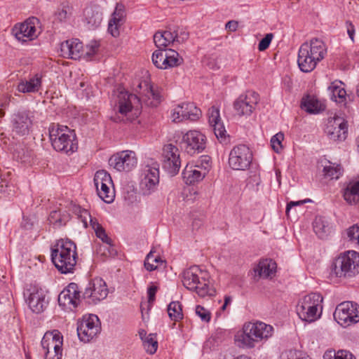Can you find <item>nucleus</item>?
Wrapping results in <instances>:
<instances>
[{"label":"nucleus","mask_w":359,"mask_h":359,"mask_svg":"<svg viewBox=\"0 0 359 359\" xmlns=\"http://www.w3.org/2000/svg\"><path fill=\"white\" fill-rule=\"evenodd\" d=\"M284 139V135L281 132L276 133L271 139L272 149L277 153L282 149L281 142Z\"/></svg>","instance_id":"nucleus-49"},{"label":"nucleus","mask_w":359,"mask_h":359,"mask_svg":"<svg viewBox=\"0 0 359 359\" xmlns=\"http://www.w3.org/2000/svg\"><path fill=\"white\" fill-rule=\"evenodd\" d=\"M225 27L231 32H235L238 28V22L234 20H230L226 22Z\"/></svg>","instance_id":"nucleus-60"},{"label":"nucleus","mask_w":359,"mask_h":359,"mask_svg":"<svg viewBox=\"0 0 359 359\" xmlns=\"http://www.w3.org/2000/svg\"><path fill=\"white\" fill-rule=\"evenodd\" d=\"M137 163L135 153L128 150L114 154L109 159V165L118 171L128 172L135 168Z\"/></svg>","instance_id":"nucleus-21"},{"label":"nucleus","mask_w":359,"mask_h":359,"mask_svg":"<svg viewBox=\"0 0 359 359\" xmlns=\"http://www.w3.org/2000/svg\"><path fill=\"white\" fill-rule=\"evenodd\" d=\"M334 359H355L353 355L348 351L339 350L334 353Z\"/></svg>","instance_id":"nucleus-54"},{"label":"nucleus","mask_w":359,"mask_h":359,"mask_svg":"<svg viewBox=\"0 0 359 359\" xmlns=\"http://www.w3.org/2000/svg\"><path fill=\"white\" fill-rule=\"evenodd\" d=\"M109 293L106 283L101 278L91 280L83 293V299L89 304H97L104 299Z\"/></svg>","instance_id":"nucleus-15"},{"label":"nucleus","mask_w":359,"mask_h":359,"mask_svg":"<svg viewBox=\"0 0 359 359\" xmlns=\"http://www.w3.org/2000/svg\"><path fill=\"white\" fill-rule=\"evenodd\" d=\"M231 302V297L230 296H225L224 297V304L228 305Z\"/></svg>","instance_id":"nucleus-63"},{"label":"nucleus","mask_w":359,"mask_h":359,"mask_svg":"<svg viewBox=\"0 0 359 359\" xmlns=\"http://www.w3.org/2000/svg\"><path fill=\"white\" fill-rule=\"evenodd\" d=\"M72 13V8L68 4H62L55 13V19L59 22H65L70 18Z\"/></svg>","instance_id":"nucleus-42"},{"label":"nucleus","mask_w":359,"mask_h":359,"mask_svg":"<svg viewBox=\"0 0 359 359\" xmlns=\"http://www.w3.org/2000/svg\"><path fill=\"white\" fill-rule=\"evenodd\" d=\"M139 335L141 338V339L142 340V341L145 339L146 337H147L148 335H147V332L145 330H141L140 332H139Z\"/></svg>","instance_id":"nucleus-62"},{"label":"nucleus","mask_w":359,"mask_h":359,"mask_svg":"<svg viewBox=\"0 0 359 359\" xmlns=\"http://www.w3.org/2000/svg\"><path fill=\"white\" fill-rule=\"evenodd\" d=\"M259 98L254 91L241 95L233 102V109L239 116H249L255 109Z\"/></svg>","instance_id":"nucleus-16"},{"label":"nucleus","mask_w":359,"mask_h":359,"mask_svg":"<svg viewBox=\"0 0 359 359\" xmlns=\"http://www.w3.org/2000/svg\"><path fill=\"white\" fill-rule=\"evenodd\" d=\"M48 132L51 145L55 151L71 154L77 150L78 143L74 130L65 126L52 123Z\"/></svg>","instance_id":"nucleus-5"},{"label":"nucleus","mask_w":359,"mask_h":359,"mask_svg":"<svg viewBox=\"0 0 359 359\" xmlns=\"http://www.w3.org/2000/svg\"><path fill=\"white\" fill-rule=\"evenodd\" d=\"M8 187V181L5 177H2L1 170H0V193L6 192Z\"/></svg>","instance_id":"nucleus-59"},{"label":"nucleus","mask_w":359,"mask_h":359,"mask_svg":"<svg viewBox=\"0 0 359 359\" xmlns=\"http://www.w3.org/2000/svg\"><path fill=\"white\" fill-rule=\"evenodd\" d=\"M301 107L309 114H318L325 110V106L315 97L308 95L302 100Z\"/></svg>","instance_id":"nucleus-36"},{"label":"nucleus","mask_w":359,"mask_h":359,"mask_svg":"<svg viewBox=\"0 0 359 359\" xmlns=\"http://www.w3.org/2000/svg\"><path fill=\"white\" fill-rule=\"evenodd\" d=\"M323 297L320 293L306 295L297 306V313L303 320L312 323L320 318L323 309Z\"/></svg>","instance_id":"nucleus-8"},{"label":"nucleus","mask_w":359,"mask_h":359,"mask_svg":"<svg viewBox=\"0 0 359 359\" xmlns=\"http://www.w3.org/2000/svg\"><path fill=\"white\" fill-rule=\"evenodd\" d=\"M346 27L347 29V33L348 34L349 38L352 41H354V34H355V28L354 25L349 21L346 22Z\"/></svg>","instance_id":"nucleus-56"},{"label":"nucleus","mask_w":359,"mask_h":359,"mask_svg":"<svg viewBox=\"0 0 359 359\" xmlns=\"http://www.w3.org/2000/svg\"><path fill=\"white\" fill-rule=\"evenodd\" d=\"M163 264V261L159 256H156L151 251L146 257L144 260V267L149 271H152L158 269V264Z\"/></svg>","instance_id":"nucleus-40"},{"label":"nucleus","mask_w":359,"mask_h":359,"mask_svg":"<svg viewBox=\"0 0 359 359\" xmlns=\"http://www.w3.org/2000/svg\"><path fill=\"white\" fill-rule=\"evenodd\" d=\"M164 69H167L180 66L183 62V58L173 49H166V57L164 60Z\"/></svg>","instance_id":"nucleus-37"},{"label":"nucleus","mask_w":359,"mask_h":359,"mask_svg":"<svg viewBox=\"0 0 359 359\" xmlns=\"http://www.w3.org/2000/svg\"><path fill=\"white\" fill-rule=\"evenodd\" d=\"M342 85L343 83L341 82H333L330 86V89H331L332 93V96L335 99L338 97L339 99V102H343L346 95V92L344 88L342 87Z\"/></svg>","instance_id":"nucleus-45"},{"label":"nucleus","mask_w":359,"mask_h":359,"mask_svg":"<svg viewBox=\"0 0 359 359\" xmlns=\"http://www.w3.org/2000/svg\"><path fill=\"white\" fill-rule=\"evenodd\" d=\"M200 273L201 271L197 266H193L185 270L182 274L184 286L188 290L196 291L200 297L213 296L215 290L209 287L205 279H200Z\"/></svg>","instance_id":"nucleus-9"},{"label":"nucleus","mask_w":359,"mask_h":359,"mask_svg":"<svg viewBox=\"0 0 359 359\" xmlns=\"http://www.w3.org/2000/svg\"><path fill=\"white\" fill-rule=\"evenodd\" d=\"M159 184V170L155 166L146 165L141 174L140 187L143 195L154 193Z\"/></svg>","instance_id":"nucleus-18"},{"label":"nucleus","mask_w":359,"mask_h":359,"mask_svg":"<svg viewBox=\"0 0 359 359\" xmlns=\"http://www.w3.org/2000/svg\"><path fill=\"white\" fill-rule=\"evenodd\" d=\"M323 172L325 177L330 179H338L342 173L341 167L329 162V165H325Z\"/></svg>","instance_id":"nucleus-41"},{"label":"nucleus","mask_w":359,"mask_h":359,"mask_svg":"<svg viewBox=\"0 0 359 359\" xmlns=\"http://www.w3.org/2000/svg\"><path fill=\"white\" fill-rule=\"evenodd\" d=\"M14 157L22 163H26L29 161V154L28 151H25L24 149L20 150L16 149L14 152Z\"/></svg>","instance_id":"nucleus-53"},{"label":"nucleus","mask_w":359,"mask_h":359,"mask_svg":"<svg viewBox=\"0 0 359 359\" xmlns=\"http://www.w3.org/2000/svg\"><path fill=\"white\" fill-rule=\"evenodd\" d=\"M60 52L64 57L80 59L83 55V44L77 39L67 40L60 44Z\"/></svg>","instance_id":"nucleus-27"},{"label":"nucleus","mask_w":359,"mask_h":359,"mask_svg":"<svg viewBox=\"0 0 359 359\" xmlns=\"http://www.w3.org/2000/svg\"><path fill=\"white\" fill-rule=\"evenodd\" d=\"M158 287L156 285H151L147 289L148 302L149 303H153L155 300L156 293L158 291Z\"/></svg>","instance_id":"nucleus-55"},{"label":"nucleus","mask_w":359,"mask_h":359,"mask_svg":"<svg viewBox=\"0 0 359 359\" xmlns=\"http://www.w3.org/2000/svg\"><path fill=\"white\" fill-rule=\"evenodd\" d=\"M276 263L271 259H264L259 262L254 268L255 278H272L276 272Z\"/></svg>","instance_id":"nucleus-28"},{"label":"nucleus","mask_w":359,"mask_h":359,"mask_svg":"<svg viewBox=\"0 0 359 359\" xmlns=\"http://www.w3.org/2000/svg\"><path fill=\"white\" fill-rule=\"evenodd\" d=\"M206 137L198 130H189L182 137L181 147L184 151L193 155L202 152L205 148Z\"/></svg>","instance_id":"nucleus-17"},{"label":"nucleus","mask_w":359,"mask_h":359,"mask_svg":"<svg viewBox=\"0 0 359 359\" xmlns=\"http://www.w3.org/2000/svg\"><path fill=\"white\" fill-rule=\"evenodd\" d=\"M77 259L76 245L69 239H59L51 246V260L62 273H72Z\"/></svg>","instance_id":"nucleus-2"},{"label":"nucleus","mask_w":359,"mask_h":359,"mask_svg":"<svg viewBox=\"0 0 359 359\" xmlns=\"http://www.w3.org/2000/svg\"><path fill=\"white\" fill-rule=\"evenodd\" d=\"M39 20L36 18H29L19 25H15L13 29L15 38L22 42L32 41L38 36L36 25Z\"/></svg>","instance_id":"nucleus-25"},{"label":"nucleus","mask_w":359,"mask_h":359,"mask_svg":"<svg viewBox=\"0 0 359 359\" xmlns=\"http://www.w3.org/2000/svg\"><path fill=\"white\" fill-rule=\"evenodd\" d=\"M356 143H357V150L359 153V136L357 138Z\"/></svg>","instance_id":"nucleus-64"},{"label":"nucleus","mask_w":359,"mask_h":359,"mask_svg":"<svg viewBox=\"0 0 359 359\" xmlns=\"http://www.w3.org/2000/svg\"><path fill=\"white\" fill-rule=\"evenodd\" d=\"M208 121L212 127L215 135L219 138H224L226 130L223 123L221 121L219 110L217 107L213 106L208 111Z\"/></svg>","instance_id":"nucleus-31"},{"label":"nucleus","mask_w":359,"mask_h":359,"mask_svg":"<svg viewBox=\"0 0 359 359\" xmlns=\"http://www.w3.org/2000/svg\"><path fill=\"white\" fill-rule=\"evenodd\" d=\"M33 118L34 112L30 110H22L14 113L11 116L13 132L21 136L29 134Z\"/></svg>","instance_id":"nucleus-19"},{"label":"nucleus","mask_w":359,"mask_h":359,"mask_svg":"<svg viewBox=\"0 0 359 359\" xmlns=\"http://www.w3.org/2000/svg\"><path fill=\"white\" fill-rule=\"evenodd\" d=\"M75 214L83 223V226H88V221L90 226L94 230L96 236L100 238L106 245L101 246L100 250L104 248L107 252L104 251L103 255L106 257L114 256L116 251L112 243V240L107 236L104 229L98 223L95 218H93L88 210L82 209L81 207H76L74 209Z\"/></svg>","instance_id":"nucleus-7"},{"label":"nucleus","mask_w":359,"mask_h":359,"mask_svg":"<svg viewBox=\"0 0 359 359\" xmlns=\"http://www.w3.org/2000/svg\"><path fill=\"white\" fill-rule=\"evenodd\" d=\"M169 318L174 321H180L183 319L182 306L180 302H172L168 306Z\"/></svg>","instance_id":"nucleus-39"},{"label":"nucleus","mask_w":359,"mask_h":359,"mask_svg":"<svg viewBox=\"0 0 359 359\" xmlns=\"http://www.w3.org/2000/svg\"><path fill=\"white\" fill-rule=\"evenodd\" d=\"M196 314L204 322L208 323L210 320V312L202 306H196Z\"/></svg>","instance_id":"nucleus-51"},{"label":"nucleus","mask_w":359,"mask_h":359,"mask_svg":"<svg viewBox=\"0 0 359 359\" xmlns=\"http://www.w3.org/2000/svg\"><path fill=\"white\" fill-rule=\"evenodd\" d=\"M80 292L77 284L69 283L58 295V304L65 311H72L79 303Z\"/></svg>","instance_id":"nucleus-23"},{"label":"nucleus","mask_w":359,"mask_h":359,"mask_svg":"<svg viewBox=\"0 0 359 359\" xmlns=\"http://www.w3.org/2000/svg\"><path fill=\"white\" fill-rule=\"evenodd\" d=\"M134 90L135 94L121 91L118 95V114L111 118L114 121L121 122L128 120V114L133 110L138 111L141 103L148 107H155L161 102L160 93L154 88L149 81H140Z\"/></svg>","instance_id":"nucleus-1"},{"label":"nucleus","mask_w":359,"mask_h":359,"mask_svg":"<svg viewBox=\"0 0 359 359\" xmlns=\"http://www.w3.org/2000/svg\"><path fill=\"white\" fill-rule=\"evenodd\" d=\"M335 320L342 327H348L359 322V306L353 302H344L335 309Z\"/></svg>","instance_id":"nucleus-10"},{"label":"nucleus","mask_w":359,"mask_h":359,"mask_svg":"<svg viewBox=\"0 0 359 359\" xmlns=\"http://www.w3.org/2000/svg\"><path fill=\"white\" fill-rule=\"evenodd\" d=\"M274 329L271 325L261 321L245 323L242 330L234 336L237 345L241 348H254L257 343L266 341L273 334Z\"/></svg>","instance_id":"nucleus-4"},{"label":"nucleus","mask_w":359,"mask_h":359,"mask_svg":"<svg viewBox=\"0 0 359 359\" xmlns=\"http://www.w3.org/2000/svg\"><path fill=\"white\" fill-rule=\"evenodd\" d=\"M273 38L272 33H269L259 41L258 45V49L259 51H264L267 49Z\"/></svg>","instance_id":"nucleus-52"},{"label":"nucleus","mask_w":359,"mask_h":359,"mask_svg":"<svg viewBox=\"0 0 359 359\" xmlns=\"http://www.w3.org/2000/svg\"><path fill=\"white\" fill-rule=\"evenodd\" d=\"M205 174V171L202 172L200 166L197 165H187L182 172L184 180L187 184H191L202 180Z\"/></svg>","instance_id":"nucleus-34"},{"label":"nucleus","mask_w":359,"mask_h":359,"mask_svg":"<svg viewBox=\"0 0 359 359\" xmlns=\"http://www.w3.org/2000/svg\"><path fill=\"white\" fill-rule=\"evenodd\" d=\"M100 47L99 42L96 41H90L86 47V52L83 53V56L86 58H90L93 56L98 50Z\"/></svg>","instance_id":"nucleus-48"},{"label":"nucleus","mask_w":359,"mask_h":359,"mask_svg":"<svg viewBox=\"0 0 359 359\" xmlns=\"http://www.w3.org/2000/svg\"><path fill=\"white\" fill-rule=\"evenodd\" d=\"M62 343V336L57 330L46 332L41 342L45 359H61Z\"/></svg>","instance_id":"nucleus-11"},{"label":"nucleus","mask_w":359,"mask_h":359,"mask_svg":"<svg viewBox=\"0 0 359 359\" xmlns=\"http://www.w3.org/2000/svg\"><path fill=\"white\" fill-rule=\"evenodd\" d=\"M100 320L96 315L84 316L78 323V337L83 342H89L100 333Z\"/></svg>","instance_id":"nucleus-13"},{"label":"nucleus","mask_w":359,"mask_h":359,"mask_svg":"<svg viewBox=\"0 0 359 359\" xmlns=\"http://www.w3.org/2000/svg\"><path fill=\"white\" fill-rule=\"evenodd\" d=\"M175 41H180L178 31L176 30L174 32L170 30L158 31L154 35V42L158 49H165V47Z\"/></svg>","instance_id":"nucleus-30"},{"label":"nucleus","mask_w":359,"mask_h":359,"mask_svg":"<svg viewBox=\"0 0 359 359\" xmlns=\"http://www.w3.org/2000/svg\"><path fill=\"white\" fill-rule=\"evenodd\" d=\"M325 133L331 140H344L348 133L347 122L340 116L331 118L328 120Z\"/></svg>","instance_id":"nucleus-24"},{"label":"nucleus","mask_w":359,"mask_h":359,"mask_svg":"<svg viewBox=\"0 0 359 359\" xmlns=\"http://www.w3.org/2000/svg\"><path fill=\"white\" fill-rule=\"evenodd\" d=\"M280 359H311L309 356H302L299 352L289 350L281 353Z\"/></svg>","instance_id":"nucleus-50"},{"label":"nucleus","mask_w":359,"mask_h":359,"mask_svg":"<svg viewBox=\"0 0 359 359\" xmlns=\"http://www.w3.org/2000/svg\"><path fill=\"white\" fill-rule=\"evenodd\" d=\"M83 15L89 29L97 27L102 20V13L93 6H88L84 9Z\"/></svg>","instance_id":"nucleus-35"},{"label":"nucleus","mask_w":359,"mask_h":359,"mask_svg":"<svg viewBox=\"0 0 359 359\" xmlns=\"http://www.w3.org/2000/svg\"><path fill=\"white\" fill-rule=\"evenodd\" d=\"M178 34L180 40L179 43L183 42L184 41L187 40L189 37V34L186 32L180 31V33L178 32Z\"/></svg>","instance_id":"nucleus-61"},{"label":"nucleus","mask_w":359,"mask_h":359,"mask_svg":"<svg viewBox=\"0 0 359 359\" xmlns=\"http://www.w3.org/2000/svg\"><path fill=\"white\" fill-rule=\"evenodd\" d=\"M349 241L359 245V224H353L346 231Z\"/></svg>","instance_id":"nucleus-46"},{"label":"nucleus","mask_w":359,"mask_h":359,"mask_svg":"<svg viewBox=\"0 0 359 359\" xmlns=\"http://www.w3.org/2000/svg\"><path fill=\"white\" fill-rule=\"evenodd\" d=\"M327 48L325 43L318 38L302 43L298 51L297 63L300 70L305 73L312 72L318 62L326 56Z\"/></svg>","instance_id":"nucleus-3"},{"label":"nucleus","mask_w":359,"mask_h":359,"mask_svg":"<svg viewBox=\"0 0 359 359\" xmlns=\"http://www.w3.org/2000/svg\"><path fill=\"white\" fill-rule=\"evenodd\" d=\"M49 222L54 226V227H60L65 224V220L61 216L60 211L54 210L50 213L48 217Z\"/></svg>","instance_id":"nucleus-47"},{"label":"nucleus","mask_w":359,"mask_h":359,"mask_svg":"<svg viewBox=\"0 0 359 359\" xmlns=\"http://www.w3.org/2000/svg\"><path fill=\"white\" fill-rule=\"evenodd\" d=\"M144 348L150 354L156 353L158 348V341L156 334H149L143 341Z\"/></svg>","instance_id":"nucleus-43"},{"label":"nucleus","mask_w":359,"mask_h":359,"mask_svg":"<svg viewBox=\"0 0 359 359\" xmlns=\"http://www.w3.org/2000/svg\"><path fill=\"white\" fill-rule=\"evenodd\" d=\"M359 273V253L349 250L341 253L333 262L330 275L340 278H350Z\"/></svg>","instance_id":"nucleus-6"},{"label":"nucleus","mask_w":359,"mask_h":359,"mask_svg":"<svg viewBox=\"0 0 359 359\" xmlns=\"http://www.w3.org/2000/svg\"><path fill=\"white\" fill-rule=\"evenodd\" d=\"M181 162L178 148L169 144L163 147L162 167L170 175H176L180 168Z\"/></svg>","instance_id":"nucleus-20"},{"label":"nucleus","mask_w":359,"mask_h":359,"mask_svg":"<svg viewBox=\"0 0 359 359\" xmlns=\"http://www.w3.org/2000/svg\"><path fill=\"white\" fill-rule=\"evenodd\" d=\"M166 57V49H158L155 50L151 57L152 62L158 69H164V60Z\"/></svg>","instance_id":"nucleus-44"},{"label":"nucleus","mask_w":359,"mask_h":359,"mask_svg":"<svg viewBox=\"0 0 359 359\" xmlns=\"http://www.w3.org/2000/svg\"><path fill=\"white\" fill-rule=\"evenodd\" d=\"M201 111L192 102H183L175 107L171 114L173 122L179 123L184 120L197 121L201 116Z\"/></svg>","instance_id":"nucleus-22"},{"label":"nucleus","mask_w":359,"mask_h":359,"mask_svg":"<svg viewBox=\"0 0 359 359\" xmlns=\"http://www.w3.org/2000/svg\"><path fill=\"white\" fill-rule=\"evenodd\" d=\"M343 196L344 200L350 204L359 202V177L351 180L347 183Z\"/></svg>","instance_id":"nucleus-33"},{"label":"nucleus","mask_w":359,"mask_h":359,"mask_svg":"<svg viewBox=\"0 0 359 359\" xmlns=\"http://www.w3.org/2000/svg\"><path fill=\"white\" fill-rule=\"evenodd\" d=\"M310 201H311L310 199H306V200L299 201H290V203H288L287 204L286 212H287L290 210V209H291L294 206L303 205V204H304L307 202H310Z\"/></svg>","instance_id":"nucleus-58"},{"label":"nucleus","mask_w":359,"mask_h":359,"mask_svg":"<svg viewBox=\"0 0 359 359\" xmlns=\"http://www.w3.org/2000/svg\"><path fill=\"white\" fill-rule=\"evenodd\" d=\"M252 161V153L245 144L233 147L229 156V165L235 170H246Z\"/></svg>","instance_id":"nucleus-12"},{"label":"nucleus","mask_w":359,"mask_h":359,"mask_svg":"<svg viewBox=\"0 0 359 359\" xmlns=\"http://www.w3.org/2000/svg\"><path fill=\"white\" fill-rule=\"evenodd\" d=\"M94 183L100 198L107 203H111L115 193L111 175L104 170H98L95 172Z\"/></svg>","instance_id":"nucleus-14"},{"label":"nucleus","mask_w":359,"mask_h":359,"mask_svg":"<svg viewBox=\"0 0 359 359\" xmlns=\"http://www.w3.org/2000/svg\"><path fill=\"white\" fill-rule=\"evenodd\" d=\"M42 76L36 74L28 80H22L17 86V90L22 93H36L41 86Z\"/></svg>","instance_id":"nucleus-32"},{"label":"nucleus","mask_w":359,"mask_h":359,"mask_svg":"<svg viewBox=\"0 0 359 359\" xmlns=\"http://www.w3.org/2000/svg\"><path fill=\"white\" fill-rule=\"evenodd\" d=\"M29 309L36 313L43 312L48 304L47 292L41 288H34L27 299Z\"/></svg>","instance_id":"nucleus-26"},{"label":"nucleus","mask_w":359,"mask_h":359,"mask_svg":"<svg viewBox=\"0 0 359 359\" xmlns=\"http://www.w3.org/2000/svg\"><path fill=\"white\" fill-rule=\"evenodd\" d=\"M34 221L29 217H23L22 226L26 229H30L34 226Z\"/></svg>","instance_id":"nucleus-57"},{"label":"nucleus","mask_w":359,"mask_h":359,"mask_svg":"<svg viewBox=\"0 0 359 359\" xmlns=\"http://www.w3.org/2000/svg\"><path fill=\"white\" fill-rule=\"evenodd\" d=\"M313 226L315 233L320 238H323L330 233L331 229L327 220L323 217H316L313 222Z\"/></svg>","instance_id":"nucleus-38"},{"label":"nucleus","mask_w":359,"mask_h":359,"mask_svg":"<svg viewBox=\"0 0 359 359\" xmlns=\"http://www.w3.org/2000/svg\"><path fill=\"white\" fill-rule=\"evenodd\" d=\"M125 9L121 4H117L109 22L108 31L114 37L119 35V28L124 22Z\"/></svg>","instance_id":"nucleus-29"}]
</instances>
